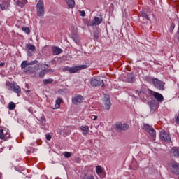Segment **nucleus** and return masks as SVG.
<instances>
[{
  "label": "nucleus",
  "instance_id": "f257e3e1",
  "mask_svg": "<svg viewBox=\"0 0 179 179\" xmlns=\"http://www.w3.org/2000/svg\"><path fill=\"white\" fill-rule=\"evenodd\" d=\"M86 68H87V65L77 66L75 67L66 66L64 68V71H67L69 73H76L78 71L86 69Z\"/></svg>",
  "mask_w": 179,
  "mask_h": 179
},
{
  "label": "nucleus",
  "instance_id": "f03ea898",
  "mask_svg": "<svg viewBox=\"0 0 179 179\" xmlns=\"http://www.w3.org/2000/svg\"><path fill=\"white\" fill-rule=\"evenodd\" d=\"M148 93L150 96H152V97H154L159 103H162V101H164V97L159 92H156L150 89H148Z\"/></svg>",
  "mask_w": 179,
  "mask_h": 179
},
{
  "label": "nucleus",
  "instance_id": "7ed1b4c3",
  "mask_svg": "<svg viewBox=\"0 0 179 179\" xmlns=\"http://www.w3.org/2000/svg\"><path fill=\"white\" fill-rule=\"evenodd\" d=\"M44 1L39 0L36 4V12L38 16H44Z\"/></svg>",
  "mask_w": 179,
  "mask_h": 179
},
{
  "label": "nucleus",
  "instance_id": "20e7f679",
  "mask_svg": "<svg viewBox=\"0 0 179 179\" xmlns=\"http://www.w3.org/2000/svg\"><path fill=\"white\" fill-rule=\"evenodd\" d=\"M152 83L156 89H158L159 90H164V83H163V81L157 78H152Z\"/></svg>",
  "mask_w": 179,
  "mask_h": 179
},
{
  "label": "nucleus",
  "instance_id": "39448f33",
  "mask_svg": "<svg viewBox=\"0 0 179 179\" xmlns=\"http://www.w3.org/2000/svg\"><path fill=\"white\" fill-rule=\"evenodd\" d=\"M91 86H104V80H101L100 77H94L90 82Z\"/></svg>",
  "mask_w": 179,
  "mask_h": 179
},
{
  "label": "nucleus",
  "instance_id": "423d86ee",
  "mask_svg": "<svg viewBox=\"0 0 179 179\" xmlns=\"http://www.w3.org/2000/svg\"><path fill=\"white\" fill-rule=\"evenodd\" d=\"M103 22V17L101 15H98L94 17V20L88 22V26H99Z\"/></svg>",
  "mask_w": 179,
  "mask_h": 179
},
{
  "label": "nucleus",
  "instance_id": "0eeeda50",
  "mask_svg": "<svg viewBox=\"0 0 179 179\" xmlns=\"http://www.w3.org/2000/svg\"><path fill=\"white\" fill-rule=\"evenodd\" d=\"M159 138L160 139H162V141H164V142H170L171 141L170 134L164 130L160 131Z\"/></svg>",
  "mask_w": 179,
  "mask_h": 179
},
{
  "label": "nucleus",
  "instance_id": "6e6552de",
  "mask_svg": "<svg viewBox=\"0 0 179 179\" xmlns=\"http://www.w3.org/2000/svg\"><path fill=\"white\" fill-rule=\"evenodd\" d=\"M103 108L108 111L111 108V101H110V96H106L103 100Z\"/></svg>",
  "mask_w": 179,
  "mask_h": 179
},
{
  "label": "nucleus",
  "instance_id": "1a4fd4ad",
  "mask_svg": "<svg viewBox=\"0 0 179 179\" xmlns=\"http://www.w3.org/2000/svg\"><path fill=\"white\" fill-rule=\"evenodd\" d=\"M83 100L85 99L82 96V95H76L72 99V103L73 104H80V103H83Z\"/></svg>",
  "mask_w": 179,
  "mask_h": 179
},
{
  "label": "nucleus",
  "instance_id": "9d476101",
  "mask_svg": "<svg viewBox=\"0 0 179 179\" xmlns=\"http://www.w3.org/2000/svg\"><path fill=\"white\" fill-rule=\"evenodd\" d=\"M115 127L117 128V129H118L119 131H127V129H128V128H129V125L127 123H117L115 124Z\"/></svg>",
  "mask_w": 179,
  "mask_h": 179
},
{
  "label": "nucleus",
  "instance_id": "9b49d317",
  "mask_svg": "<svg viewBox=\"0 0 179 179\" xmlns=\"http://www.w3.org/2000/svg\"><path fill=\"white\" fill-rule=\"evenodd\" d=\"M61 103H64V100L62 98L58 97L55 101V104L52 107V110H58V108L61 107Z\"/></svg>",
  "mask_w": 179,
  "mask_h": 179
},
{
  "label": "nucleus",
  "instance_id": "f8f14e48",
  "mask_svg": "<svg viewBox=\"0 0 179 179\" xmlns=\"http://www.w3.org/2000/svg\"><path fill=\"white\" fill-rule=\"evenodd\" d=\"M79 129H80L84 136H86V135H89V134H90V129H89V126H81L79 127Z\"/></svg>",
  "mask_w": 179,
  "mask_h": 179
},
{
  "label": "nucleus",
  "instance_id": "ddd939ff",
  "mask_svg": "<svg viewBox=\"0 0 179 179\" xmlns=\"http://www.w3.org/2000/svg\"><path fill=\"white\" fill-rule=\"evenodd\" d=\"M10 134L6 130L0 129V139H8Z\"/></svg>",
  "mask_w": 179,
  "mask_h": 179
},
{
  "label": "nucleus",
  "instance_id": "4468645a",
  "mask_svg": "<svg viewBox=\"0 0 179 179\" xmlns=\"http://www.w3.org/2000/svg\"><path fill=\"white\" fill-rule=\"evenodd\" d=\"M96 171L98 176L101 177V178H104V170L103 169V167H101V166H97L96 167Z\"/></svg>",
  "mask_w": 179,
  "mask_h": 179
},
{
  "label": "nucleus",
  "instance_id": "2eb2a0df",
  "mask_svg": "<svg viewBox=\"0 0 179 179\" xmlns=\"http://www.w3.org/2000/svg\"><path fill=\"white\" fill-rule=\"evenodd\" d=\"M37 64V61L34 60L31 62H27V61L24 60L21 64V68H26V66H29L30 65H35Z\"/></svg>",
  "mask_w": 179,
  "mask_h": 179
},
{
  "label": "nucleus",
  "instance_id": "dca6fc26",
  "mask_svg": "<svg viewBox=\"0 0 179 179\" xmlns=\"http://www.w3.org/2000/svg\"><path fill=\"white\" fill-rule=\"evenodd\" d=\"M172 172L174 174H179V164L177 162H174L172 164Z\"/></svg>",
  "mask_w": 179,
  "mask_h": 179
},
{
  "label": "nucleus",
  "instance_id": "f3484780",
  "mask_svg": "<svg viewBox=\"0 0 179 179\" xmlns=\"http://www.w3.org/2000/svg\"><path fill=\"white\" fill-rule=\"evenodd\" d=\"M27 0H17L16 5L20 8H24L26 5H27Z\"/></svg>",
  "mask_w": 179,
  "mask_h": 179
},
{
  "label": "nucleus",
  "instance_id": "a211bd4d",
  "mask_svg": "<svg viewBox=\"0 0 179 179\" xmlns=\"http://www.w3.org/2000/svg\"><path fill=\"white\" fill-rule=\"evenodd\" d=\"M11 92H13L14 93H17V94H19L22 93V89L19 85L15 84L13 87V89L11 90Z\"/></svg>",
  "mask_w": 179,
  "mask_h": 179
},
{
  "label": "nucleus",
  "instance_id": "6ab92c4d",
  "mask_svg": "<svg viewBox=\"0 0 179 179\" xmlns=\"http://www.w3.org/2000/svg\"><path fill=\"white\" fill-rule=\"evenodd\" d=\"M52 52H53V55H58L59 54H62V49L55 46L52 48Z\"/></svg>",
  "mask_w": 179,
  "mask_h": 179
},
{
  "label": "nucleus",
  "instance_id": "aec40b11",
  "mask_svg": "<svg viewBox=\"0 0 179 179\" xmlns=\"http://www.w3.org/2000/svg\"><path fill=\"white\" fill-rule=\"evenodd\" d=\"M82 179H94V176L93 175L89 174H83L81 176Z\"/></svg>",
  "mask_w": 179,
  "mask_h": 179
},
{
  "label": "nucleus",
  "instance_id": "412c9836",
  "mask_svg": "<svg viewBox=\"0 0 179 179\" xmlns=\"http://www.w3.org/2000/svg\"><path fill=\"white\" fill-rule=\"evenodd\" d=\"M172 153L173 155V156H175L176 157H178L179 156V150L177 148H173L172 149Z\"/></svg>",
  "mask_w": 179,
  "mask_h": 179
},
{
  "label": "nucleus",
  "instance_id": "4be33fe9",
  "mask_svg": "<svg viewBox=\"0 0 179 179\" xmlns=\"http://www.w3.org/2000/svg\"><path fill=\"white\" fill-rule=\"evenodd\" d=\"M14 108H16V104L13 102H10L8 103V109L12 111Z\"/></svg>",
  "mask_w": 179,
  "mask_h": 179
},
{
  "label": "nucleus",
  "instance_id": "5701e85b",
  "mask_svg": "<svg viewBox=\"0 0 179 179\" xmlns=\"http://www.w3.org/2000/svg\"><path fill=\"white\" fill-rule=\"evenodd\" d=\"M27 48H28L29 51H36V46H34V45L27 44Z\"/></svg>",
  "mask_w": 179,
  "mask_h": 179
},
{
  "label": "nucleus",
  "instance_id": "b1692460",
  "mask_svg": "<svg viewBox=\"0 0 179 179\" xmlns=\"http://www.w3.org/2000/svg\"><path fill=\"white\" fill-rule=\"evenodd\" d=\"M6 86L9 87V90H12V89H13V87L15 86V84H13L9 81H6Z\"/></svg>",
  "mask_w": 179,
  "mask_h": 179
},
{
  "label": "nucleus",
  "instance_id": "393cba45",
  "mask_svg": "<svg viewBox=\"0 0 179 179\" xmlns=\"http://www.w3.org/2000/svg\"><path fill=\"white\" fill-rule=\"evenodd\" d=\"M67 4L70 8H73L75 6V1L73 0H68Z\"/></svg>",
  "mask_w": 179,
  "mask_h": 179
},
{
  "label": "nucleus",
  "instance_id": "a878e982",
  "mask_svg": "<svg viewBox=\"0 0 179 179\" xmlns=\"http://www.w3.org/2000/svg\"><path fill=\"white\" fill-rule=\"evenodd\" d=\"M24 70V72H31L33 71V67L31 66H25V68H22Z\"/></svg>",
  "mask_w": 179,
  "mask_h": 179
},
{
  "label": "nucleus",
  "instance_id": "bb28decb",
  "mask_svg": "<svg viewBox=\"0 0 179 179\" xmlns=\"http://www.w3.org/2000/svg\"><path fill=\"white\" fill-rule=\"evenodd\" d=\"M52 81L53 80L51 78L43 80L44 85H50V83H52Z\"/></svg>",
  "mask_w": 179,
  "mask_h": 179
},
{
  "label": "nucleus",
  "instance_id": "cd10ccee",
  "mask_svg": "<svg viewBox=\"0 0 179 179\" xmlns=\"http://www.w3.org/2000/svg\"><path fill=\"white\" fill-rule=\"evenodd\" d=\"M148 134H150L151 136H156V131H155L153 127L150 129V130L148 131Z\"/></svg>",
  "mask_w": 179,
  "mask_h": 179
},
{
  "label": "nucleus",
  "instance_id": "c85d7f7f",
  "mask_svg": "<svg viewBox=\"0 0 179 179\" xmlns=\"http://www.w3.org/2000/svg\"><path fill=\"white\" fill-rule=\"evenodd\" d=\"M73 40L75 41L76 44H79V43H80V39L79 38V36H73Z\"/></svg>",
  "mask_w": 179,
  "mask_h": 179
},
{
  "label": "nucleus",
  "instance_id": "c756f323",
  "mask_svg": "<svg viewBox=\"0 0 179 179\" xmlns=\"http://www.w3.org/2000/svg\"><path fill=\"white\" fill-rule=\"evenodd\" d=\"M141 16L143 17H145V19H146L147 20H149V16L148 15V14L146 13V11L143 10L141 13Z\"/></svg>",
  "mask_w": 179,
  "mask_h": 179
},
{
  "label": "nucleus",
  "instance_id": "7c9ffc66",
  "mask_svg": "<svg viewBox=\"0 0 179 179\" xmlns=\"http://www.w3.org/2000/svg\"><path fill=\"white\" fill-rule=\"evenodd\" d=\"M64 156L66 157L67 159H69V157H72V152H64Z\"/></svg>",
  "mask_w": 179,
  "mask_h": 179
},
{
  "label": "nucleus",
  "instance_id": "2f4dec72",
  "mask_svg": "<svg viewBox=\"0 0 179 179\" xmlns=\"http://www.w3.org/2000/svg\"><path fill=\"white\" fill-rule=\"evenodd\" d=\"M152 127H150L149 124H144L143 129L147 131L148 132L151 129Z\"/></svg>",
  "mask_w": 179,
  "mask_h": 179
},
{
  "label": "nucleus",
  "instance_id": "473e14b6",
  "mask_svg": "<svg viewBox=\"0 0 179 179\" xmlns=\"http://www.w3.org/2000/svg\"><path fill=\"white\" fill-rule=\"evenodd\" d=\"M22 30L24 31V33H26L27 34H29L30 33V28L27 27H24L22 28Z\"/></svg>",
  "mask_w": 179,
  "mask_h": 179
},
{
  "label": "nucleus",
  "instance_id": "72a5a7b5",
  "mask_svg": "<svg viewBox=\"0 0 179 179\" xmlns=\"http://www.w3.org/2000/svg\"><path fill=\"white\" fill-rule=\"evenodd\" d=\"M47 73V70H43L39 73L40 78H44V75Z\"/></svg>",
  "mask_w": 179,
  "mask_h": 179
},
{
  "label": "nucleus",
  "instance_id": "f704fd0d",
  "mask_svg": "<svg viewBox=\"0 0 179 179\" xmlns=\"http://www.w3.org/2000/svg\"><path fill=\"white\" fill-rule=\"evenodd\" d=\"M174 27H176V25L173 23L171 24L169 29L170 33H173V31H174Z\"/></svg>",
  "mask_w": 179,
  "mask_h": 179
},
{
  "label": "nucleus",
  "instance_id": "c9c22d12",
  "mask_svg": "<svg viewBox=\"0 0 179 179\" xmlns=\"http://www.w3.org/2000/svg\"><path fill=\"white\" fill-rule=\"evenodd\" d=\"M40 121H41L42 125H44V124H45V121H46V120H45V119L44 118V117H41Z\"/></svg>",
  "mask_w": 179,
  "mask_h": 179
},
{
  "label": "nucleus",
  "instance_id": "e433bc0d",
  "mask_svg": "<svg viewBox=\"0 0 179 179\" xmlns=\"http://www.w3.org/2000/svg\"><path fill=\"white\" fill-rule=\"evenodd\" d=\"M5 5H6L5 3H3V4L0 3V8L1 10H5Z\"/></svg>",
  "mask_w": 179,
  "mask_h": 179
},
{
  "label": "nucleus",
  "instance_id": "4c0bfd02",
  "mask_svg": "<svg viewBox=\"0 0 179 179\" xmlns=\"http://www.w3.org/2000/svg\"><path fill=\"white\" fill-rule=\"evenodd\" d=\"M99 38V34L97 32L94 33V39L97 40Z\"/></svg>",
  "mask_w": 179,
  "mask_h": 179
},
{
  "label": "nucleus",
  "instance_id": "58836bf2",
  "mask_svg": "<svg viewBox=\"0 0 179 179\" xmlns=\"http://www.w3.org/2000/svg\"><path fill=\"white\" fill-rule=\"evenodd\" d=\"M80 16H83V17H85V16H86V13L85 12V10H83V11L80 10Z\"/></svg>",
  "mask_w": 179,
  "mask_h": 179
},
{
  "label": "nucleus",
  "instance_id": "ea45409f",
  "mask_svg": "<svg viewBox=\"0 0 179 179\" xmlns=\"http://www.w3.org/2000/svg\"><path fill=\"white\" fill-rule=\"evenodd\" d=\"M150 107L151 108V110H153L155 111V110H156V106L153 105V104H150Z\"/></svg>",
  "mask_w": 179,
  "mask_h": 179
},
{
  "label": "nucleus",
  "instance_id": "a19ab883",
  "mask_svg": "<svg viewBox=\"0 0 179 179\" xmlns=\"http://www.w3.org/2000/svg\"><path fill=\"white\" fill-rule=\"evenodd\" d=\"M46 139H47V141H51V135H50V134H46Z\"/></svg>",
  "mask_w": 179,
  "mask_h": 179
},
{
  "label": "nucleus",
  "instance_id": "79ce46f5",
  "mask_svg": "<svg viewBox=\"0 0 179 179\" xmlns=\"http://www.w3.org/2000/svg\"><path fill=\"white\" fill-rule=\"evenodd\" d=\"M94 118H93V120H94V121H96V120H97V116H92Z\"/></svg>",
  "mask_w": 179,
  "mask_h": 179
},
{
  "label": "nucleus",
  "instance_id": "37998d69",
  "mask_svg": "<svg viewBox=\"0 0 179 179\" xmlns=\"http://www.w3.org/2000/svg\"><path fill=\"white\" fill-rule=\"evenodd\" d=\"M1 177H2V174H1V173H0V179L1 178Z\"/></svg>",
  "mask_w": 179,
  "mask_h": 179
}]
</instances>
